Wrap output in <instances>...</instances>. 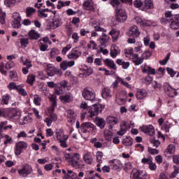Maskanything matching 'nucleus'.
<instances>
[{
    "label": "nucleus",
    "mask_w": 179,
    "mask_h": 179,
    "mask_svg": "<svg viewBox=\"0 0 179 179\" xmlns=\"http://www.w3.org/2000/svg\"><path fill=\"white\" fill-rule=\"evenodd\" d=\"M59 99L64 103H71L73 100V97L72 96V94L67 93L65 95L60 96Z\"/></svg>",
    "instance_id": "5701e85b"
},
{
    "label": "nucleus",
    "mask_w": 179,
    "mask_h": 179,
    "mask_svg": "<svg viewBox=\"0 0 179 179\" xmlns=\"http://www.w3.org/2000/svg\"><path fill=\"white\" fill-rule=\"evenodd\" d=\"M117 80H115V82L113 83V87L115 88L118 86V82H121L122 85H123L124 86H125V87H127V89H131V87H132V86L131 85H129V83H127L125 80H124L122 78L120 77H117Z\"/></svg>",
    "instance_id": "aec40b11"
},
{
    "label": "nucleus",
    "mask_w": 179,
    "mask_h": 179,
    "mask_svg": "<svg viewBox=\"0 0 179 179\" xmlns=\"http://www.w3.org/2000/svg\"><path fill=\"white\" fill-rule=\"evenodd\" d=\"M96 162L99 164H101L103 163V152H100V151H98L96 154Z\"/></svg>",
    "instance_id": "bf43d9fd"
},
{
    "label": "nucleus",
    "mask_w": 179,
    "mask_h": 179,
    "mask_svg": "<svg viewBox=\"0 0 179 179\" xmlns=\"http://www.w3.org/2000/svg\"><path fill=\"white\" fill-rule=\"evenodd\" d=\"M116 12V20H117L120 23H124L128 18L127 15V13L125 10L122 8H119L115 10Z\"/></svg>",
    "instance_id": "7ed1b4c3"
},
{
    "label": "nucleus",
    "mask_w": 179,
    "mask_h": 179,
    "mask_svg": "<svg viewBox=\"0 0 179 179\" xmlns=\"http://www.w3.org/2000/svg\"><path fill=\"white\" fill-rule=\"evenodd\" d=\"M71 48H72V44H68V45H66V46L63 48V49L62 50V55H66V52H68V51H69V50H71Z\"/></svg>",
    "instance_id": "69168bd1"
},
{
    "label": "nucleus",
    "mask_w": 179,
    "mask_h": 179,
    "mask_svg": "<svg viewBox=\"0 0 179 179\" xmlns=\"http://www.w3.org/2000/svg\"><path fill=\"white\" fill-rule=\"evenodd\" d=\"M9 77L10 79H12V80H14V82H17L19 80L17 73H16V71H10Z\"/></svg>",
    "instance_id": "864d4df0"
},
{
    "label": "nucleus",
    "mask_w": 179,
    "mask_h": 179,
    "mask_svg": "<svg viewBox=\"0 0 179 179\" xmlns=\"http://www.w3.org/2000/svg\"><path fill=\"white\" fill-rule=\"evenodd\" d=\"M29 38H20V44L21 47L26 48L27 45H29Z\"/></svg>",
    "instance_id": "680f3d73"
},
{
    "label": "nucleus",
    "mask_w": 179,
    "mask_h": 179,
    "mask_svg": "<svg viewBox=\"0 0 179 179\" xmlns=\"http://www.w3.org/2000/svg\"><path fill=\"white\" fill-rule=\"evenodd\" d=\"M152 55V53L149 51H145L141 55V59H148V58H150V56Z\"/></svg>",
    "instance_id": "774afa93"
},
{
    "label": "nucleus",
    "mask_w": 179,
    "mask_h": 179,
    "mask_svg": "<svg viewBox=\"0 0 179 179\" xmlns=\"http://www.w3.org/2000/svg\"><path fill=\"white\" fill-rule=\"evenodd\" d=\"M148 175L145 173H143L142 171L134 170L132 171L131 179H145Z\"/></svg>",
    "instance_id": "4468645a"
},
{
    "label": "nucleus",
    "mask_w": 179,
    "mask_h": 179,
    "mask_svg": "<svg viewBox=\"0 0 179 179\" xmlns=\"http://www.w3.org/2000/svg\"><path fill=\"white\" fill-rule=\"evenodd\" d=\"M83 97L88 101H94L96 100V92L92 88L85 87L83 90Z\"/></svg>",
    "instance_id": "f257e3e1"
},
{
    "label": "nucleus",
    "mask_w": 179,
    "mask_h": 179,
    "mask_svg": "<svg viewBox=\"0 0 179 179\" xmlns=\"http://www.w3.org/2000/svg\"><path fill=\"white\" fill-rule=\"evenodd\" d=\"M109 34L112 36L113 41H117V40H118V37H120V31H117V29H112L109 32Z\"/></svg>",
    "instance_id": "37998d69"
},
{
    "label": "nucleus",
    "mask_w": 179,
    "mask_h": 179,
    "mask_svg": "<svg viewBox=\"0 0 179 179\" xmlns=\"http://www.w3.org/2000/svg\"><path fill=\"white\" fill-rule=\"evenodd\" d=\"M135 8H141V10L143 6V2L141 0H135L133 3Z\"/></svg>",
    "instance_id": "0e129e2a"
},
{
    "label": "nucleus",
    "mask_w": 179,
    "mask_h": 179,
    "mask_svg": "<svg viewBox=\"0 0 179 179\" xmlns=\"http://www.w3.org/2000/svg\"><path fill=\"white\" fill-rule=\"evenodd\" d=\"M20 62H22L23 65H24L28 69H30L33 66V64H31V62L29 59H26L25 61L23 60V57H21Z\"/></svg>",
    "instance_id": "603ef678"
},
{
    "label": "nucleus",
    "mask_w": 179,
    "mask_h": 179,
    "mask_svg": "<svg viewBox=\"0 0 179 179\" xmlns=\"http://www.w3.org/2000/svg\"><path fill=\"white\" fill-rule=\"evenodd\" d=\"M118 54H120V48L117 46L111 48L110 55L112 58H116Z\"/></svg>",
    "instance_id": "58836bf2"
},
{
    "label": "nucleus",
    "mask_w": 179,
    "mask_h": 179,
    "mask_svg": "<svg viewBox=\"0 0 179 179\" xmlns=\"http://www.w3.org/2000/svg\"><path fill=\"white\" fill-rule=\"evenodd\" d=\"M148 9H153V2L151 0H145L143 2L142 10H148Z\"/></svg>",
    "instance_id": "c756f323"
},
{
    "label": "nucleus",
    "mask_w": 179,
    "mask_h": 179,
    "mask_svg": "<svg viewBox=\"0 0 179 179\" xmlns=\"http://www.w3.org/2000/svg\"><path fill=\"white\" fill-rule=\"evenodd\" d=\"M131 61L135 65H141V64H143L142 57L141 56L140 57H138V55L136 54L133 55V57H131Z\"/></svg>",
    "instance_id": "c9c22d12"
},
{
    "label": "nucleus",
    "mask_w": 179,
    "mask_h": 179,
    "mask_svg": "<svg viewBox=\"0 0 179 179\" xmlns=\"http://www.w3.org/2000/svg\"><path fill=\"white\" fill-rule=\"evenodd\" d=\"M148 96V92L146 90L141 89L136 92L137 100H143L145 97Z\"/></svg>",
    "instance_id": "b1692460"
},
{
    "label": "nucleus",
    "mask_w": 179,
    "mask_h": 179,
    "mask_svg": "<svg viewBox=\"0 0 179 179\" xmlns=\"http://www.w3.org/2000/svg\"><path fill=\"white\" fill-rule=\"evenodd\" d=\"M127 34L130 37H139L141 36V31H139V28L136 25H133L129 29Z\"/></svg>",
    "instance_id": "9d476101"
},
{
    "label": "nucleus",
    "mask_w": 179,
    "mask_h": 179,
    "mask_svg": "<svg viewBox=\"0 0 179 179\" xmlns=\"http://www.w3.org/2000/svg\"><path fill=\"white\" fill-rule=\"evenodd\" d=\"M55 136L57 141H68L69 138V136L65 134V132L64 131V129H56L55 131Z\"/></svg>",
    "instance_id": "6e6552de"
},
{
    "label": "nucleus",
    "mask_w": 179,
    "mask_h": 179,
    "mask_svg": "<svg viewBox=\"0 0 179 179\" xmlns=\"http://www.w3.org/2000/svg\"><path fill=\"white\" fill-rule=\"evenodd\" d=\"M81 53L76 48H73L71 52L67 55V58L69 59H78L80 57Z\"/></svg>",
    "instance_id": "dca6fc26"
},
{
    "label": "nucleus",
    "mask_w": 179,
    "mask_h": 179,
    "mask_svg": "<svg viewBox=\"0 0 179 179\" xmlns=\"http://www.w3.org/2000/svg\"><path fill=\"white\" fill-rule=\"evenodd\" d=\"M131 127L129 126V124L126 121H122L120 124V130L117 131V135L122 136V135H125L127 134V131Z\"/></svg>",
    "instance_id": "ddd939ff"
},
{
    "label": "nucleus",
    "mask_w": 179,
    "mask_h": 179,
    "mask_svg": "<svg viewBox=\"0 0 179 179\" xmlns=\"http://www.w3.org/2000/svg\"><path fill=\"white\" fill-rule=\"evenodd\" d=\"M102 97L103 99H111L113 95H111V90L104 88L102 90Z\"/></svg>",
    "instance_id": "79ce46f5"
},
{
    "label": "nucleus",
    "mask_w": 179,
    "mask_h": 179,
    "mask_svg": "<svg viewBox=\"0 0 179 179\" xmlns=\"http://www.w3.org/2000/svg\"><path fill=\"white\" fill-rule=\"evenodd\" d=\"M64 158L66 162H67L69 164L72 163L73 160V155L69 154V153H66L64 155Z\"/></svg>",
    "instance_id": "052dcab7"
},
{
    "label": "nucleus",
    "mask_w": 179,
    "mask_h": 179,
    "mask_svg": "<svg viewBox=\"0 0 179 179\" xmlns=\"http://www.w3.org/2000/svg\"><path fill=\"white\" fill-rule=\"evenodd\" d=\"M135 20L138 24L141 26H150V23L148 20H143L140 17H136Z\"/></svg>",
    "instance_id": "a19ab883"
},
{
    "label": "nucleus",
    "mask_w": 179,
    "mask_h": 179,
    "mask_svg": "<svg viewBox=\"0 0 179 179\" xmlns=\"http://www.w3.org/2000/svg\"><path fill=\"white\" fill-rule=\"evenodd\" d=\"M33 122V117L30 115H26L23 117L22 121L20 122V125H26V124H31Z\"/></svg>",
    "instance_id": "4c0bfd02"
},
{
    "label": "nucleus",
    "mask_w": 179,
    "mask_h": 179,
    "mask_svg": "<svg viewBox=\"0 0 179 179\" xmlns=\"http://www.w3.org/2000/svg\"><path fill=\"white\" fill-rule=\"evenodd\" d=\"M169 23V27L173 30H178L179 29V15H176L173 16L170 21L168 22Z\"/></svg>",
    "instance_id": "1a4fd4ad"
},
{
    "label": "nucleus",
    "mask_w": 179,
    "mask_h": 179,
    "mask_svg": "<svg viewBox=\"0 0 179 179\" xmlns=\"http://www.w3.org/2000/svg\"><path fill=\"white\" fill-rule=\"evenodd\" d=\"M80 69L83 73L80 74V78H87V76H90L93 73V69L86 65L82 66Z\"/></svg>",
    "instance_id": "9b49d317"
},
{
    "label": "nucleus",
    "mask_w": 179,
    "mask_h": 179,
    "mask_svg": "<svg viewBox=\"0 0 179 179\" xmlns=\"http://www.w3.org/2000/svg\"><path fill=\"white\" fill-rule=\"evenodd\" d=\"M23 87H24V85L23 84L18 85L17 92L19 93V94H21V96H27V92Z\"/></svg>",
    "instance_id": "49530a36"
},
{
    "label": "nucleus",
    "mask_w": 179,
    "mask_h": 179,
    "mask_svg": "<svg viewBox=\"0 0 179 179\" xmlns=\"http://www.w3.org/2000/svg\"><path fill=\"white\" fill-rule=\"evenodd\" d=\"M28 145L24 141H20L15 144V155L16 156H20L22 154V150H26Z\"/></svg>",
    "instance_id": "20e7f679"
},
{
    "label": "nucleus",
    "mask_w": 179,
    "mask_h": 179,
    "mask_svg": "<svg viewBox=\"0 0 179 179\" xmlns=\"http://www.w3.org/2000/svg\"><path fill=\"white\" fill-rule=\"evenodd\" d=\"M107 124H110V125H117L118 124V118L113 116H109L106 118Z\"/></svg>",
    "instance_id": "ea45409f"
},
{
    "label": "nucleus",
    "mask_w": 179,
    "mask_h": 179,
    "mask_svg": "<svg viewBox=\"0 0 179 179\" xmlns=\"http://www.w3.org/2000/svg\"><path fill=\"white\" fill-rule=\"evenodd\" d=\"M124 54L127 58H131L132 59V58L134 57V55H134V48H129L124 50Z\"/></svg>",
    "instance_id": "a18cd8bd"
},
{
    "label": "nucleus",
    "mask_w": 179,
    "mask_h": 179,
    "mask_svg": "<svg viewBox=\"0 0 179 179\" xmlns=\"http://www.w3.org/2000/svg\"><path fill=\"white\" fill-rule=\"evenodd\" d=\"M66 117L68 122H70V124H73V122H75V120H76V113L73 110L69 109L66 110Z\"/></svg>",
    "instance_id": "f8f14e48"
},
{
    "label": "nucleus",
    "mask_w": 179,
    "mask_h": 179,
    "mask_svg": "<svg viewBox=\"0 0 179 179\" xmlns=\"http://www.w3.org/2000/svg\"><path fill=\"white\" fill-rule=\"evenodd\" d=\"M73 65H75V61L68 62L67 60H65L60 64V68L63 71H66L68 68H71V66H73Z\"/></svg>",
    "instance_id": "412c9836"
},
{
    "label": "nucleus",
    "mask_w": 179,
    "mask_h": 179,
    "mask_svg": "<svg viewBox=\"0 0 179 179\" xmlns=\"http://www.w3.org/2000/svg\"><path fill=\"white\" fill-rule=\"evenodd\" d=\"M59 54V50L54 48L50 50V58H55V57H57V55H58Z\"/></svg>",
    "instance_id": "5fc2aeb1"
},
{
    "label": "nucleus",
    "mask_w": 179,
    "mask_h": 179,
    "mask_svg": "<svg viewBox=\"0 0 179 179\" xmlns=\"http://www.w3.org/2000/svg\"><path fill=\"white\" fill-rule=\"evenodd\" d=\"M99 41L102 45L107 44L110 41V36L104 33H102V36L99 38Z\"/></svg>",
    "instance_id": "e433bc0d"
},
{
    "label": "nucleus",
    "mask_w": 179,
    "mask_h": 179,
    "mask_svg": "<svg viewBox=\"0 0 179 179\" xmlns=\"http://www.w3.org/2000/svg\"><path fill=\"white\" fill-rule=\"evenodd\" d=\"M28 37L30 40H38V38H40V34L36 31V30L31 29L28 33Z\"/></svg>",
    "instance_id": "c85d7f7f"
},
{
    "label": "nucleus",
    "mask_w": 179,
    "mask_h": 179,
    "mask_svg": "<svg viewBox=\"0 0 179 179\" xmlns=\"http://www.w3.org/2000/svg\"><path fill=\"white\" fill-rule=\"evenodd\" d=\"M95 123L101 129H103L106 127V120L101 117H96Z\"/></svg>",
    "instance_id": "473e14b6"
},
{
    "label": "nucleus",
    "mask_w": 179,
    "mask_h": 179,
    "mask_svg": "<svg viewBox=\"0 0 179 179\" xmlns=\"http://www.w3.org/2000/svg\"><path fill=\"white\" fill-rule=\"evenodd\" d=\"M36 80V76L34 74H29L27 78V83H29V85H31V86H33V84L34 83Z\"/></svg>",
    "instance_id": "8fccbe9b"
},
{
    "label": "nucleus",
    "mask_w": 179,
    "mask_h": 179,
    "mask_svg": "<svg viewBox=\"0 0 179 179\" xmlns=\"http://www.w3.org/2000/svg\"><path fill=\"white\" fill-rule=\"evenodd\" d=\"M70 166H72L74 169H83L85 164L82 161H76L73 159L71 163L69 164Z\"/></svg>",
    "instance_id": "bb28decb"
},
{
    "label": "nucleus",
    "mask_w": 179,
    "mask_h": 179,
    "mask_svg": "<svg viewBox=\"0 0 179 179\" xmlns=\"http://www.w3.org/2000/svg\"><path fill=\"white\" fill-rule=\"evenodd\" d=\"M57 72V70L55 69V67L54 66L49 64L47 66L46 69V73L48 76H54Z\"/></svg>",
    "instance_id": "2f4dec72"
},
{
    "label": "nucleus",
    "mask_w": 179,
    "mask_h": 179,
    "mask_svg": "<svg viewBox=\"0 0 179 179\" xmlns=\"http://www.w3.org/2000/svg\"><path fill=\"white\" fill-rule=\"evenodd\" d=\"M164 90L166 92V93H172L173 94L172 95V97H174V96H177L178 93L176 91L175 89H173L169 83H165L164 84Z\"/></svg>",
    "instance_id": "a211bd4d"
},
{
    "label": "nucleus",
    "mask_w": 179,
    "mask_h": 179,
    "mask_svg": "<svg viewBox=\"0 0 179 179\" xmlns=\"http://www.w3.org/2000/svg\"><path fill=\"white\" fill-rule=\"evenodd\" d=\"M10 99V96L8 94L3 95L1 99V104L8 105L9 103V100Z\"/></svg>",
    "instance_id": "6e6d98bb"
},
{
    "label": "nucleus",
    "mask_w": 179,
    "mask_h": 179,
    "mask_svg": "<svg viewBox=\"0 0 179 179\" xmlns=\"http://www.w3.org/2000/svg\"><path fill=\"white\" fill-rule=\"evenodd\" d=\"M141 131L144 134H148L150 136H153L155 135V127L152 125H144L141 127Z\"/></svg>",
    "instance_id": "2eb2a0df"
},
{
    "label": "nucleus",
    "mask_w": 179,
    "mask_h": 179,
    "mask_svg": "<svg viewBox=\"0 0 179 179\" xmlns=\"http://www.w3.org/2000/svg\"><path fill=\"white\" fill-rule=\"evenodd\" d=\"M87 48L89 50H97V43L94 42V41H90V43L87 44Z\"/></svg>",
    "instance_id": "13d9d810"
},
{
    "label": "nucleus",
    "mask_w": 179,
    "mask_h": 179,
    "mask_svg": "<svg viewBox=\"0 0 179 179\" xmlns=\"http://www.w3.org/2000/svg\"><path fill=\"white\" fill-rule=\"evenodd\" d=\"M81 128L83 129H89L90 131H94L96 129V126L91 122H84L81 124Z\"/></svg>",
    "instance_id": "7c9ffc66"
},
{
    "label": "nucleus",
    "mask_w": 179,
    "mask_h": 179,
    "mask_svg": "<svg viewBox=\"0 0 179 179\" xmlns=\"http://www.w3.org/2000/svg\"><path fill=\"white\" fill-rule=\"evenodd\" d=\"M110 1V4L111 5V6H113V8H115V9H119V6L120 5V2L118 0H109Z\"/></svg>",
    "instance_id": "4d7b16f0"
},
{
    "label": "nucleus",
    "mask_w": 179,
    "mask_h": 179,
    "mask_svg": "<svg viewBox=\"0 0 179 179\" xmlns=\"http://www.w3.org/2000/svg\"><path fill=\"white\" fill-rule=\"evenodd\" d=\"M103 135L106 141H112L113 139V131L108 130V129H105L103 131Z\"/></svg>",
    "instance_id": "c03bdc74"
},
{
    "label": "nucleus",
    "mask_w": 179,
    "mask_h": 179,
    "mask_svg": "<svg viewBox=\"0 0 179 179\" xmlns=\"http://www.w3.org/2000/svg\"><path fill=\"white\" fill-rule=\"evenodd\" d=\"M11 26L13 29H20L22 27V17L19 13H14L13 14V21Z\"/></svg>",
    "instance_id": "f03ea898"
},
{
    "label": "nucleus",
    "mask_w": 179,
    "mask_h": 179,
    "mask_svg": "<svg viewBox=\"0 0 179 179\" xmlns=\"http://www.w3.org/2000/svg\"><path fill=\"white\" fill-rule=\"evenodd\" d=\"M83 160L87 164H91V163L93 162V158L92 157V155H90V152H87L83 156Z\"/></svg>",
    "instance_id": "09e8293b"
},
{
    "label": "nucleus",
    "mask_w": 179,
    "mask_h": 179,
    "mask_svg": "<svg viewBox=\"0 0 179 179\" xmlns=\"http://www.w3.org/2000/svg\"><path fill=\"white\" fill-rule=\"evenodd\" d=\"M20 115V113L17 112L16 110H7L6 117L9 120H13V118H16Z\"/></svg>",
    "instance_id": "cd10ccee"
},
{
    "label": "nucleus",
    "mask_w": 179,
    "mask_h": 179,
    "mask_svg": "<svg viewBox=\"0 0 179 179\" xmlns=\"http://www.w3.org/2000/svg\"><path fill=\"white\" fill-rule=\"evenodd\" d=\"M65 179H78V174L71 170L67 171V174L64 176Z\"/></svg>",
    "instance_id": "f704fd0d"
},
{
    "label": "nucleus",
    "mask_w": 179,
    "mask_h": 179,
    "mask_svg": "<svg viewBox=\"0 0 179 179\" xmlns=\"http://www.w3.org/2000/svg\"><path fill=\"white\" fill-rule=\"evenodd\" d=\"M61 24H62V22L61 21L59 17L55 16L52 19V28L57 29V27H59Z\"/></svg>",
    "instance_id": "a878e982"
},
{
    "label": "nucleus",
    "mask_w": 179,
    "mask_h": 179,
    "mask_svg": "<svg viewBox=\"0 0 179 179\" xmlns=\"http://www.w3.org/2000/svg\"><path fill=\"white\" fill-rule=\"evenodd\" d=\"M99 111H101V104L94 105V106L89 110L88 117H90V118H94V117H97V115H99Z\"/></svg>",
    "instance_id": "423d86ee"
},
{
    "label": "nucleus",
    "mask_w": 179,
    "mask_h": 179,
    "mask_svg": "<svg viewBox=\"0 0 179 179\" xmlns=\"http://www.w3.org/2000/svg\"><path fill=\"white\" fill-rule=\"evenodd\" d=\"M49 100L51 101V104H53V106H55V104H57V94H52L48 96Z\"/></svg>",
    "instance_id": "e2e57ef3"
},
{
    "label": "nucleus",
    "mask_w": 179,
    "mask_h": 179,
    "mask_svg": "<svg viewBox=\"0 0 179 179\" xmlns=\"http://www.w3.org/2000/svg\"><path fill=\"white\" fill-rule=\"evenodd\" d=\"M172 17L173 15L171 14V11H166L165 13V17L161 19L162 24H166V23H169V22L171 20Z\"/></svg>",
    "instance_id": "393cba45"
},
{
    "label": "nucleus",
    "mask_w": 179,
    "mask_h": 179,
    "mask_svg": "<svg viewBox=\"0 0 179 179\" xmlns=\"http://www.w3.org/2000/svg\"><path fill=\"white\" fill-rule=\"evenodd\" d=\"M174 153H176V146L173 144L169 145L164 152L166 157H170L171 155H174Z\"/></svg>",
    "instance_id": "6ab92c4d"
},
{
    "label": "nucleus",
    "mask_w": 179,
    "mask_h": 179,
    "mask_svg": "<svg viewBox=\"0 0 179 179\" xmlns=\"http://www.w3.org/2000/svg\"><path fill=\"white\" fill-rule=\"evenodd\" d=\"M122 143L124 146H132V145L134 144V142L132 141V138H131L130 136H128V137H125L123 139Z\"/></svg>",
    "instance_id": "de8ad7c7"
},
{
    "label": "nucleus",
    "mask_w": 179,
    "mask_h": 179,
    "mask_svg": "<svg viewBox=\"0 0 179 179\" xmlns=\"http://www.w3.org/2000/svg\"><path fill=\"white\" fill-rule=\"evenodd\" d=\"M8 87L9 90H17L19 85H17L16 83L11 82L8 84Z\"/></svg>",
    "instance_id": "338daca9"
},
{
    "label": "nucleus",
    "mask_w": 179,
    "mask_h": 179,
    "mask_svg": "<svg viewBox=\"0 0 179 179\" xmlns=\"http://www.w3.org/2000/svg\"><path fill=\"white\" fill-rule=\"evenodd\" d=\"M83 8L85 10H90V12H94L95 10L94 6H93V2H92V1L90 0L85 1L83 3Z\"/></svg>",
    "instance_id": "4be33fe9"
},
{
    "label": "nucleus",
    "mask_w": 179,
    "mask_h": 179,
    "mask_svg": "<svg viewBox=\"0 0 179 179\" xmlns=\"http://www.w3.org/2000/svg\"><path fill=\"white\" fill-rule=\"evenodd\" d=\"M36 13V9L34 8L28 7L26 9V14L27 17H30L33 16V15Z\"/></svg>",
    "instance_id": "3c124183"
},
{
    "label": "nucleus",
    "mask_w": 179,
    "mask_h": 179,
    "mask_svg": "<svg viewBox=\"0 0 179 179\" xmlns=\"http://www.w3.org/2000/svg\"><path fill=\"white\" fill-rule=\"evenodd\" d=\"M103 62L105 65H106V66L111 68V69H117V66L115 65V63L113 61V59H106L105 60H103Z\"/></svg>",
    "instance_id": "72a5a7b5"
},
{
    "label": "nucleus",
    "mask_w": 179,
    "mask_h": 179,
    "mask_svg": "<svg viewBox=\"0 0 179 179\" xmlns=\"http://www.w3.org/2000/svg\"><path fill=\"white\" fill-rule=\"evenodd\" d=\"M33 171V169L30 165H25L22 169H18V173L21 177H27V176H30Z\"/></svg>",
    "instance_id": "39448f33"
},
{
    "label": "nucleus",
    "mask_w": 179,
    "mask_h": 179,
    "mask_svg": "<svg viewBox=\"0 0 179 179\" xmlns=\"http://www.w3.org/2000/svg\"><path fill=\"white\" fill-rule=\"evenodd\" d=\"M143 73H148V75H156V69L152 68L150 66H148V64L143 65L142 67Z\"/></svg>",
    "instance_id": "f3484780"
},
{
    "label": "nucleus",
    "mask_w": 179,
    "mask_h": 179,
    "mask_svg": "<svg viewBox=\"0 0 179 179\" xmlns=\"http://www.w3.org/2000/svg\"><path fill=\"white\" fill-rule=\"evenodd\" d=\"M108 163L113 170L120 171V170H121V167H122V163L119 159H114L109 160Z\"/></svg>",
    "instance_id": "0eeeda50"
}]
</instances>
